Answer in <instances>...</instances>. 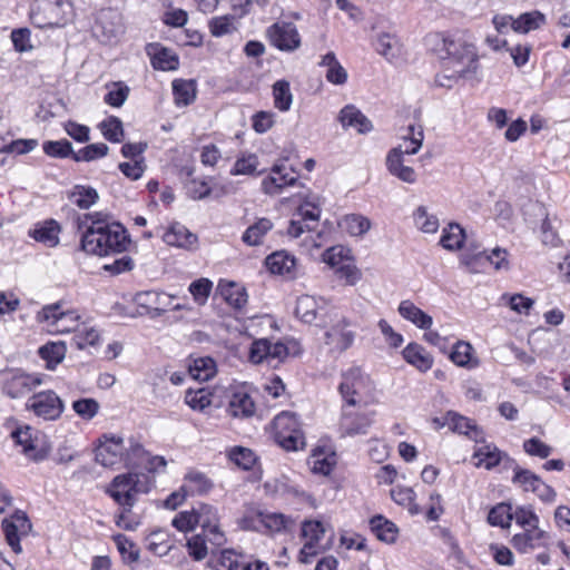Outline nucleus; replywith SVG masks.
I'll return each instance as SVG.
<instances>
[{
    "label": "nucleus",
    "mask_w": 570,
    "mask_h": 570,
    "mask_svg": "<svg viewBox=\"0 0 570 570\" xmlns=\"http://www.w3.org/2000/svg\"><path fill=\"white\" fill-rule=\"evenodd\" d=\"M255 410L254 400L244 389L236 390L232 394L227 411L233 417H250L254 415Z\"/></svg>",
    "instance_id": "5701e85b"
},
{
    "label": "nucleus",
    "mask_w": 570,
    "mask_h": 570,
    "mask_svg": "<svg viewBox=\"0 0 570 570\" xmlns=\"http://www.w3.org/2000/svg\"><path fill=\"white\" fill-rule=\"evenodd\" d=\"M482 257H485V259L493 265V267L497 271H508L510 268L509 263V253L507 249L495 247L491 250L490 254L480 253L473 257L465 256L463 258V263L466 265L469 272L474 273L476 272L474 264L481 259Z\"/></svg>",
    "instance_id": "a878e982"
},
{
    "label": "nucleus",
    "mask_w": 570,
    "mask_h": 570,
    "mask_svg": "<svg viewBox=\"0 0 570 570\" xmlns=\"http://www.w3.org/2000/svg\"><path fill=\"white\" fill-rule=\"evenodd\" d=\"M337 120L343 128H354L360 134H366L373 129L371 120L354 105L344 106Z\"/></svg>",
    "instance_id": "6ab92c4d"
},
{
    "label": "nucleus",
    "mask_w": 570,
    "mask_h": 570,
    "mask_svg": "<svg viewBox=\"0 0 570 570\" xmlns=\"http://www.w3.org/2000/svg\"><path fill=\"white\" fill-rule=\"evenodd\" d=\"M412 138L410 140L407 139H401V144H399L397 147L391 149L390 151H396V154H400V156L404 155H415L422 147L423 139H424V131L422 126H417V131H412Z\"/></svg>",
    "instance_id": "13d9d810"
},
{
    "label": "nucleus",
    "mask_w": 570,
    "mask_h": 570,
    "mask_svg": "<svg viewBox=\"0 0 570 570\" xmlns=\"http://www.w3.org/2000/svg\"><path fill=\"white\" fill-rule=\"evenodd\" d=\"M147 488L141 484L140 475L138 473H124L116 475L108 488L106 493L121 508L120 513L116 517L118 527L131 531L134 529L130 524H122L126 513H130L132 507L137 501V494L146 492Z\"/></svg>",
    "instance_id": "7ed1b4c3"
},
{
    "label": "nucleus",
    "mask_w": 570,
    "mask_h": 570,
    "mask_svg": "<svg viewBox=\"0 0 570 570\" xmlns=\"http://www.w3.org/2000/svg\"><path fill=\"white\" fill-rule=\"evenodd\" d=\"M259 160L257 155L252 153L242 154L235 161L230 169V175H261L263 171H257Z\"/></svg>",
    "instance_id": "09e8293b"
},
{
    "label": "nucleus",
    "mask_w": 570,
    "mask_h": 570,
    "mask_svg": "<svg viewBox=\"0 0 570 570\" xmlns=\"http://www.w3.org/2000/svg\"><path fill=\"white\" fill-rule=\"evenodd\" d=\"M372 46L390 62H397L404 57V48L399 38H375Z\"/></svg>",
    "instance_id": "473e14b6"
},
{
    "label": "nucleus",
    "mask_w": 570,
    "mask_h": 570,
    "mask_svg": "<svg viewBox=\"0 0 570 570\" xmlns=\"http://www.w3.org/2000/svg\"><path fill=\"white\" fill-rule=\"evenodd\" d=\"M372 422V414L347 413L344 410L340 421V430L342 435L354 436L358 434H365Z\"/></svg>",
    "instance_id": "aec40b11"
},
{
    "label": "nucleus",
    "mask_w": 570,
    "mask_h": 570,
    "mask_svg": "<svg viewBox=\"0 0 570 570\" xmlns=\"http://www.w3.org/2000/svg\"><path fill=\"white\" fill-rule=\"evenodd\" d=\"M79 314L75 311H63L60 303L46 305L39 312V318L55 326L57 332L75 331L78 326Z\"/></svg>",
    "instance_id": "4468645a"
},
{
    "label": "nucleus",
    "mask_w": 570,
    "mask_h": 570,
    "mask_svg": "<svg viewBox=\"0 0 570 570\" xmlns=\"http://www.w3.org/2000/svg\"><path fill=\"white\" fill-rule=\"evenodd\" d=\"M501 301L509 305V307L522 315H529L530 311L534 305V301L520 293L517 294H503Z\"/></svg>",
    "instance_id": "bf43d9fd"
},
{
    "label": "nucleus",
    "mask_w": 570,
    "mask_h": 570,
    "mask_svg": "<svg viewBox=\"0 0 570 570\" xmlns=\"http://www.w3.org/2000/svg\"><path fill=\"white\" fill-rule=\"evenodd\" d=\"M213 289V282L202 277L190 283L188 291L198 305H205Z\"/></svg>",
    "instance_id": "0e129e2a"
},
{
    "label": "nucleus",
    "mask_w": 570,
    "mask_h": 570,
    "mask_svg": "<svg viewBox=\"0 0 570 570\" xmlns=\"http://www.w3.org/2000/svg\"><path fill=\"white\" fill-rule=\"evenodd\" d=\"M304 544L298 553V561L308 564L313 559L331 549L333 533L327 524L320 520H304L301 527Z\"/></svg>",
    "instance_id": "20e7f679"
},
{
    "label": "nucleus",
    "mask_w": 570,
    "mask_h": 570,
    "mask_svg": "<svg viewBox=\"0 0 570 570\" xmlns=\"http://www.w3.org/2000/svg\"><path fill=\"white\" fill-rule=\"evenodd\" d=\"M62 6L63 0H35L30 9L31 22L40 29L60 26Z\"/></svg>",
    "instance_id": "ddd939ff"
},
{
    "label": "nucleus",
    "mask_w": 570,
    "mask_h": 570,
    "mask_svg": "<svg viewBox=\"0 0 570 570\" xmlns=\"http://www.w3.org/2000/svg\"><path fill=\"white\" fill-rule=\"evenodd\" d=\"M512 520L511 504L504 502L493 507L488 514V521L493 527L509 528Z\"/></svg>",
    "instance_id": "5fc2aeb1"
},
{
    "label": "nucleus",
    "mask_w": 570,
    "mask_h": 570,
    "mask_svg": "<svg viewBox=\"0 0 570 570\" xmlns=\"http://www.w3.org/2000/svg\"><path fill=\"white\" fill-rule=\"evenodd\" d=\"M273 228V223L268 218H259L256 223L247 227L242 236V240L248 246L262 244L264 236Z\"/></svg>",
    "instance_id": "c03bdc74"
},
{
    "label": "nucleus",
    "mask_w": 570,
    "mask_h": 570,
    "mask_svg": "<svg viewBox=\"0 0 570 570\" xmlns=\"http://www.w3.org/2000/svg\"><path fill=\"white\" fill-rule=\"evenodd\" d=\"M131 244L127 229L117 222L111 225L85 230L80 239V249L89 255L109 256L128 250Z\"/></svg>",
    "instance_id": "f257e3e1"
},
{
    "label": "nucleus",
    "mask_w": 570,
    "mask_h": 570,
    "mask_svg": "<svg viewBox=\"0 0 570 570\" xmlns=\"http://www.w3.org/2000/svg\"><path fill=\"white\" fill-rule=\"evenodd\" d=\"M450 360L460 367L475 368L480 361L474 354L473 346L465 341H458L450 353Z\"/></svg>",
    "instance_id": "cd10ccee"
},
{
    "label": "nucleus",
    "mask_w": 570,
    "mask_h": 570,
    "mask_svg": "<svg viewBox=\"0 0 570 570\" xmlns=\"http://www.w3.org/2000/svg\"><path fill=\"white\" fill-rule=\"evenodd\" d=\"M397 311L404 320L411 322L419 328L428 331L431 328V326L433 324L432 317L429 314H426L424 311L419 308L410 299L402 301L399 305Z\"/></svg>",
    "instance_id": "bb28decb"
},
{
    "label": "nucleus",
    "mask_w": 570,
    "mask_h": 570,
    "mask_svg": "<svg viewBox=\"0 0 570 570\" xmlns=\"http://www.w3.org/2000/svg\"><path fill=\"white\" fill-rule=\"evenodd\" d=\"M541 481L542 479L532 471L514 464L512 483L521 488L524 492L533 493Z\"/></svg>",
    "instance_id": "49530a36"
},
{
    "label": "nucleus",
    "mask_w": 570,
    "mask_h": 570,
    "mask_svg": "<svg viewBox=\"0 0 570 570\" xmlns=\"http://www.w3.org/2000/svg\"><path fill=\"white\" fill-rule=\"evenodd\" d=\"M372 382L360 367H351L342 373L338 391L350 406H356L365 401L372 391Z\"/></svg>",
    "instance_id": "0eeeda50"
},
{
    "label": "nucleus",
    "mask_w": 570,
    "mask_h": 570,
    "mask_svg": "<svg viewBox=\"0 0 570 570\" xmlns=\"http://www.w3.org/2000/svg\"><path fill=\"white\" fill-rule=\"evenodd\" d=\"M75 332L72 342L79 350H83L87 346H95L99 342L100 334L95 327L83 326L79 328L77 326Z\"/></svg>",
    "instance_id": "680f3d73"
},
{
    "label": "nucleus",
    "mask_w": 570,
    "mask_h": 570,
    "mask_svg": "<svg viewBox=\"0 0 570 570\" xmlns=\"http://www.w3.org/2000/svg\"><path fill=\"white\" fill-rule=\"evenodd\" d=\"M210 488L212 482L204 473L190 471L186 474L180 491L189 495H195L207 493Z\"/></svg>",
    "instance_id": "58836bf2"
},
{
    "label": "nucleus",
    "mask_w": 570,
    "mask_h": 570,
    "mask_svg": "<svg viewBox=\"0 0 570 570\" xmlns=\"http://www.w3.org/2000/svg\"><path fill=\"white\" fill-rule=\"evenodd\" d=\"M370 527L375 537L386 543L395 542L399 535V528L385 517L379 514L370 520Z\"/></svg>",
    "instance_id": "c9c22d12"
},
{
    "label": "nucleus",
    "mask_w": 570,
    "mask_h": 570,
    "mask_svg": "<svg viewBox=\"0 0 570 570\" xmlns=\"http://www.w3.org/2000/svg\"><path fill=\"white\" fill-rule=\"evenodd\" d=\"M403 358L421 372L429 371L433 365V357L425 348L416 343H410L402 352Z\"/></svg>",
    "instance_id": "7c9ffc66"
},
{
    "label": "nucleus",
    "mask_w": 570,
    "mask_h": 570,
    "mask_svg": "<svg viewBox=\"0 0 570 570\" xmlns=\"http://www.w3.org/2000/svg\"><path fill=\"white\" fill-rule=\"evenodd\" d=\"M171 296L155 291L140 292L135 296V302L139 306L146 308L148 313L155 312L157 315L163 314L167 308H171L174 311L183 308L179 304L171 306Z\"/></svg>",
    "instance_id": "dca6fc26"
},
{
    "label": "nucleus",
    "mask_w": 570,
    "mask_h": 570,
    "mask_svg": "<svg viewBox=\"0 0 570 570\" xmlns=\"http://www.w3.org/2000/svg\"><path fill=\"white\" fill-rule=\"evenodd\" d=\"M507 456L498 446L492 443H483L474 450L473 458L478 459L475 466H483L487 470L495 468Z\"/></svg>",
    "instance_id": "2f4dec72"
},
{
    "label": "nucleus",
    "mask_w": 570,
    "mask_h": 570,
    "mask_svg": "<svg viewBox=\"0 0 570 570\" xmlns=\"http://www.w3.org/2000/svg\"><path fill=\"white\" fill-rule=\"evenodd\" d=\"M109 147L104 142L90 144L86 147L75 151L72 159L77 163L80 161H94L107 156Z\"/></svg>",
    "instance_id": "6e6d98bb"
},
{
    "label": "nucleus",
    "mask_w": 570,
    "mask_h": 570,
    "mask_svg": "<svg viewBox=\"0 0 570 570\" xmlns=\"http://www.w3.org/2000/svg\"><path fill=\"white\" fill-rule=\"evenodd\" d=\"M450 426L454 432L464 434L475 442L480 441L482 432L470 419L462 416L455 412H448L446 414Z\"/></svg>",
    "instance_id": "ea45409f"
},
{
    "label": "nucleus",
    "mask_w": 570,
    "mask_h": 570,
    "mask_svg": "<svg viewBox=\"0 0 570 570\" xmlns=\"http://www.w3.org/2000/svg\"><path fill=\"white\" fill-rule=\"evenodd\" d=\"M163 240L169 246L191 248L197 243V236L186 226L174 223L163 234Z\"/></svg>",
    "instance_id": "b1692460"
},
{
    "label": "nucleus",
    "mask_w": 570,
    "mask_h": 570,
    "mask_svg": "<svg viewBox=\"0 0 570 570\" xmlns=\"http://www.w3.org/2000/svg\"><path fill=\"white\" fill-rule=\"evenodd\" d=\"M32 428L29 425L19 426L14 431H12L11 436L14 440L16 444L22 448V452L26 455H31V453L36 450V440L32 438Z\"/></svg>",
    "instance_id": "e2e57ef3"
},
{
    "label": "nucleus",
    "mask_w": 570,
    "mask_h": 570,
    "mask_svg": "<svg viewBox=\"0 0 570 570\" xmlns=\"http://www.w3.org/2000/svg\"><path fill=\"white\" fill-rule=\"evenodd\" d=\"M99 403L91 397H83L72 402V410L82 420L90 421L99 412Z\"/></svg>",
    "instance_id": "338daca9"
},
{
    "label": "nucleus",
    "mask_w": 570,
    "mask_h": 570,
    "mask_svg": "<svg viewBox=\"0 0 570 570\" xmlns=\"http://www.w3.org/2000/svg\"><path fill=\"white\" fill-rule=\"evenodd\" d=\"M245 558L233 549H225L214 556L209 564L213 570H240Z\"/></svg>",
    "instance_id": "e433bc0d"
},
{
    "label": "nucleus",
    "mask_w": 570,
    "mask_h": 570,
    "mask_svg": "<svg viewBox=\"0 0 570 570\" xmlns=\"http://www.w3.org/2000/svg\"><path fill=\"white\" fill-rule=\"evenodd\" d=\"M98 127L105 139L110 142L117 144L124 138L122 122L118 117L109 116Z\"/></svg>",
    "instance_id": "603ef678"
},
{
    "label": "nucleus",
    "mask_w": 570,
    "mask_h": 570,
    "mask_svg": "<svg viewBox=\"0 0 570 570\" xmlns=\"http://www.w3.org/2000/svg\"><path fill=\"white\" fill-rule=\"evenodd\" d=\"M493 23L499 33H528L538 30L546 23V16L540 11H530L521 13L518 18L509 14L495 16Z\"/></svg>",
    "instance_id": "6e6552de"
},
{
    "label": "nucleus",
    "mask_w": 570,
    "mask_h": 570,
    "mask_svg": "<svg viewBox=\"0 0 570 570\" xmlns=\"http://www.w3.org/2000/svg\"><path fill=\"white\" fill-rule=\"evenodd\" d=\"M318 304L315 297L303 295L296 302L295 313L305 323H312L316 320Z\"/></svg>",
    "instance_id": "864d4df0"
},
{
    "label": "nucleus",
    "mask_w": 570,
    "mask_h": 570,
    "mask_svg": "<svg viewBox=\"0 0 570 570\" xmlns=\"http://www.w3.org/2000/svg\"><path fill=\"white\" fill-rule=\"evenodd\" d=\"M42 149L47 156L52 158H72V154H75L71 142L67 139L45 141Z\"/></svg>",
    "instance_id": "052dcab7"
},
{
    "label": "nucleus",
    "mask_w": 570,
    "mask_h": 570,
    "mask_svg": "<svg viewBox=\"0 0 570 570\" xmlns=\"http://www.w3.org/2000/svg\"><path fill=\"white\" fill-rule=\"evenodd\" d=\"M263 510L249 509L237 520L239 529L262 533Z\"/></svg>",
    "instance_id": "69168bd1"
},
{
    "label": "nucleus",
    "mask_w": 570,
    "mask_h": 570,
    "mask_svg": "<svg viewBox=\"0 0 570 570\" xmlns=\"http://www.w3.org/2000/svg\"><path fill=\"white\" fill-rule=\"evenodd\" d=\"M292 524L293 520L291 517L281 512L263 510V534H274L286 531Z\"/></svg>",
    "instance_id": "f704fd0d"
},
{
    "label": "nucleus",
    "mask_w": 570,
    "mask_h": 570,
    "mask_svg": "<svg viewBox=\"0 0 570 570\" xmlns=\"http://www.w3.org/2000/svg\"><path fill=\"white\" fill-rule=\"evenodd\" d=\"M67 352V346L63 342H49L39 348L40 357L46 361L48 370H55L60 364Z\"/></svg>",
    "instance_id": "79ce46f5"
},
{
    "label": "nucleus",
    "mask_w": 570,
    "mask_h": 570,
    "mask_svg": "<svg viewBox=\"0 0 570 570\" xmlns=\"http://www.w3.org/2000/svg\"><path fill=\"white\" fill-rule=\"evenodd\" d=\"M275 441L286 451H298L305 446V435L296 413L283 411L273 420Z\"/></svg>",
    "instance_id": "39448f33"
},
{
    "label": "nucleus",
    "mask_w": 570,
    "mask_h": 570,
    "mask_svg": "<svg viewBox=\"0 0 570 570\" xmlns=\"http://www.w3.org/2000/svg\"><path fill=\"white\" fill-rule=\"evenodd\" d=\"M265 265L272 274L282 275L289 279L296 276V258L285 250H277L268 255Z\"/></svg>",
    "instance_id": "a211bd4d"
},
{
    "label": "nucleus",
    "mask_w": 570,
    "mask_h": 570,
    "mask_svg": "<svg viewBox=\"0 0 570 570\" xmlns=\"http://www.w3.org/2000/svg\"><path fill=\"white\" fill-rule=\"evenodd\" d=\"M173 94L177 106H188L196 98V82L184 79L174 80Z\"/></svg>",
    "instance_id": "37998d69"
},
{
    "label": "nucleus",
    "mask_w": 570,
    "mask_h": 570,
    "mask_svg": "<svg viewBox=\"0 0 570 570\" xmlns=\"http://www.w3.org/2000/svg\"><path fill=\"white\" fill-rule=\"evenodd\" d=\"M147 55L150 57L151 66L157 70L170 71L176 70L179 66L178 56L158 43H150L146 48Z\"/></svg>",
    "instance_id": "412c9836"
},
{
    "label": "nucleus",
    "mask_w": 570,
    "mask_h": 570,
    "mask_svg": "<svg viewBox=\"0 0 570 570\" xmlns=\"http://www.w3.org/2000/svg\"><path fill=\"white\" fill-rule=\"evenodd\" d=\"M26 410L32 412L37 417L45 421L59 419L65 410V404L59 395L52 391L35 393L26 402Z\"/></svg>",
    "instance_id": "1a4fd4ad"
},
{
    "label": "nucleus",
    "mask_w": 570,
    "mask_h": 570,
    "mask_svg": "<svg viewBox=\"0 0 570 570\" xmlns=\"http://www.w3.org/2000/svg\"><path fill=\"white\" fill-rule=\"evenodd\" d=\"M318 65L326 68L325 78L328 82L341 86L347 81V72L334 52L324 55Z\"/></svg>",
    "instance_id": "72a5a7b5"
},
{
    "label": "nucleus",
    "mask_w": 570,
    "mask_h": 570,
    "mask_svg": "<svg viewBox=\"0 0 570 570\" xmlns=\"http://www.w3.org/2000/svg\"><path fill=\"white\" fill-rule=\"evenodd\" d=\"M43 374L27 373L20 368L7 370L1 375V393L12 400L22 399L43 384Z\"/></svg>",
    "instance_id": "423d86ee"
},
{
    "label": "nucleus",
    "mask_w": 570,
    "mask_h": 570,
    "mask_svg": "<svg viewBox=\"0 0 570 570\" xmlns=\"http://www.w3.org/2000/svg\"><path fill=\"white\" fill-rule=\"evenodd\" d=\"M352 324L347 318H342L325 333V343L335 350L343 352L350 348L355 340V333L347 327Z\"/></svg>",
    "instance_id": "f3484780"
},
{
    "label": "nucleus",
    "mask_w": 570,
    "mask_h": 570,
    "mask_svg": "<svg viewBox=\"0 0 570 570\" xmlns=\"http://www.w3.org/2000/svg\"><path fill=\"white\" fill-rule=\"evenodd\" d=\"M61 232L60 225L49 219L42 224L37 225L29 235L37 242L42 243L48 247H55L59 244V234Z\"/></svg>",
    "instance_id": "c756f323"
},
{
    "label": "nucleus",
    "mask_w": 570,
    "mask_h": 570,
    "mask_svg": "<svg viewBox=\"0 0 570 570\" xmlns=\"http://www.w3.org/2000/svg\"><path fill=\"white\" fill-rule=\"evenodd\" d=\"M274 106L281 111L291 109L293 95L291 92L289 82L282 79L273 85Z\"/></svg>",
    "instance_id": "8fccbe9b"
},
{
    "label": "nucleus",
    "mask_w": 570,
    "mask_h": 570,
    "mask_svg": "<svg viewBox=\"0 0 570 570\" xmlns=\"http://www.w3.org/2000/svg\"><path fill=\"white\" fill-rule=\"evenodd\" d=\"M298 174L286 161L275 163L269 174L263 178L261 189L269 196L279 195L286 187L297 183Z\"/></svg>",
    "instance_id": "9d476101"
},
{
    "label": "nucleus",
    "mask_w": 570,
    "mask_h": 570,
    "mask_svg": "<svg viewBox=\"0 0 570 570\" xmlns=\"http://www.w3.org/2000/svg\"><path fill=\"white\" fill-rule=\"evenodd\" d=\"M97 22L101 27L102 36H117L122 33V17L121 14L112 9L101 10Z\"/></svg>",
    "instance_id": "a19ab883"
},
{
    "label": "nucleus",
    "mask_w": 570,
    "mask_h": 570,
    "mask_svg": "<svg viewBox=\"0 0 570 570\" xmlns=\"http://www.w3.org/2000/svg\"><path fill=\"white\" fill-rule=\"evenodd\" d=\"M464 242V230L459 224H450L443 229L440 244L449 250L460 249Z\"/></svg>",
    "instance_id": "3c124183"
},
{
    "label": "nucleus",
    "mask_w": 570,
    "mask_h": 570,
    "mask_svg": "<svg viewBox=\"0 0 570 570\" xmlns=\"http://www.w3.org/2000/svg\"><path fill=\"white\" fill-rule=\"evenodd\" d=\"M216 371V362L209 356L196 357L189 364L190 375L198 381L210 380Z\"/></svg>",
    "instance_id": "a18cd8bd"
},
{
    "label": "nucleus",
    "mask_w": 570,
    "mask_h": 570,
    "mask_svg": "<svg viewBox=\"0 0 570 570\" xmlns=\"http://www.w3.org/2000/svg\"><path fill=\"white\" fill-rule=\"evenodd\" d=\"M1 528L7 543L14 553L22 551L20 540L27 537L32 529V524L24 511L17 510L14 513L4 518Z\"/></svg>",
    "instance_id": "f8f14e48"
},
{
    "label": "nucleus",
    "mask_w": 570,
    "mask_h": 570,
    "mask_svg": "<svg viewBox=\"0 0 570 570\" xmlns=\"http://www.w3.org/2000/svg\"><path fill=\"white\" fill-rule=\"evenodd\" d=\"M68 198L80 209H88L98 202L99 195L91 186L76 185L69 191Z\"/></svg>",
    "instance_id": "4c0bfd02"
},
{
    "label": "nucleus",
    "mask_w": 570,
    "mask_h": 570,
    "mask_svg": "<svg viewBox=\"0 0 570 570\" xmlns=\"http://www.w3.org/2000/svg\"><path fill=\"white\" fill-rule=\"evenodd\" d=\"M415 226L423 233L434 234L439 229V219L429 214L426 207L420 206L413 214Z\"/></svg>",
    "instance_id": "4d7b16f0"
},
{
    "label": "nucleus",
    "mask_w": 570,
    "mask_h": 570,
    "mask_svg": "<svg viewBox=\"0 0 570 570\" xmlns=\"http://www.w3.org/2000/svg\"><path fill=\"white\" fill-rule=\"evenodd\" d=\"M431 49L434 55L446 60L453 67L460 66L455 72L465 77L469 72H475L478 68V55L474 45L469 43L465 38H433Z\"/></svg>",
    "instance_id": "f03ea898"
},
{
    "label": "nucleus",
    "mask_w": 570,
    "mask_h": 570,
    "mask_svg": "<svg viewBox=\"0 0 570 570\" xmlns=\"http://www.w3.org/2000/svg\"><path fill=\"white\" fill-rule=\"evenodd\" d=\"M549 539L548 532L535 527L514 534L511 539V543L518 552L530 553L535 549L547 548Z\"/></svg>",
    "instance_id": "2eb2a0df"
},
{
    "label": "nucleus",
    "mask_w": 570,
    "mask_h": 570,
    "mask_svg": "<svg viewBox=\"0 0 570 570\" xmlns=\"http://www.w3.org/2000/svg\"><path fill=\"white\" fill-rule=\"evenodd\" d=\"M386 168L392 176L404 183L414 184L417 179L415 170L410 166H405L404 157L396 154V151H389Z\"/></svg>",
    "instance_id": "c85d7f7f"
},
{
    "label": "nucleus",
    "mask_w": 570,
    "mask_h": 570,
    "mask_svg": "<svg viewBox=\"0 0 570 570\" xmlns=\"http://www.w3.org/2000/svg\"><path fill=\"white\" fill-rule=\"evenodd\" d=\"M96 461L106 466L114 468L117 464L128 466L131 464L129 458H125L124 440L116 435H102L96 449Z\"/></svg>",
    "instance_id": "9b49d317"
},
{
    "label": "nucleus",
    "mask_w": 570,
    "mask_h": 570,
    "mask_svg": "<svg viewBox=\"0 0 570 570\" xmlns=\"http://www.w3.org/2000/svg\"><path fill=\"white\" fill-rule=\"evenodd\" d=\"M217 294L232 307L240 309L247 303V293L242 285L220 279L216 288Z\"/></svg>",
    "instance_id": "4be33fe9"
},
{
    "label": "nucleus",
    "mask_w": 570,
    "mask_h": 570,
    "mask_svg": "<svg viewBox=\"0 0 570 570\" xmlns=\"http://www.w3.org/2000/svg\"><path fill=\"white\" fill-rule=\"evenodd\" d=\"M185 402L195 411H204L212 405V394L206 389L187 391L185 395Z\"/></svg>",
    "instance_id": "774afa93"
},
{
    "label": "nucleus",
    "mask_w": 570,
    "mask_h": 570,
    "mask_svg": "<svg viewBox=\"0 0 570 570\" xmlns=\"http://www.w3.org/2000/svg\"><path fill=\"white\" fill-rule=\"evenodd\" d=\"M415 492L412 488L396 485L391 489V498L392 500L399 504L407 508L411 514L420 513V508L415 503Z\"/></svg>",
    "instance_id": "de8ad7c7"
},
{
    "label": "nucleus",
    "mask_w": 570,
    "mask_h": 570,
    "mask_svg": "<svg viewBox=\"0 0 570 570\" xmlns=\"http://www.w3.org/2000/svg\"><path fill=\"white\" fill-rule=\"evenodd\" d=\"M297 214L301 216L307 230H313L321 216V204L318 196L307 193L302 196Z\"/></svg>",
    "instance_id": "393cba45"
}]
</instances>
